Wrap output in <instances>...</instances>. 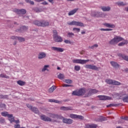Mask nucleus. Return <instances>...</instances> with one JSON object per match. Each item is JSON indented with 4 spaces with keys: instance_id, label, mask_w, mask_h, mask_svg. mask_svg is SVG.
<instances>
[{
    "instance_id": "f257e3e1",
    "label": "nucleus",
    "mask_w": 128,
    "mask_h": 128,
    "mask_svg": "<svg viewBox=\"0 0 128 128\" xmlns=\"http://www.w3.org/2000/svg\"><path fill=\"white\" fill-rule=\"evenodd\" d=\"M88 89L82 88L79 90L73 91L72 94V96H86V94H88Z\"/></svg>"
},
{
    "instance_id": "f03ea898",
    "label": "nucleus",
    "mask_w": 128,
    "mask_h": 128,
    "mask_svg": "<svg viewBox=\"0 0 128 128\" xmlns=\"http://www.w3.org/2000/svg\"><path fill=\"white\" fill-rule=\"evenodd\" d=\"M33 24H36V26H42L43 28L50 26V22L46 20H35L34 21Z\"/></svg>"
},
{
    "instance_id": "7ed1b4c3",
    "label": "nucleus",
    "mask_w": 128,
    "mask_h": 128,
    "mask_svg": "<svg viewBox=\"0 0 128 128\" xmlns=\"http://www.w3.org/2000/svg\"><path fill=\"white\" fill-rule=\"evenodd\" d=\"M53 38L56 42H62V38L58 35V31L53 30Z\"/></svg>"
},
{
    "instance_id": "20e7f679",
    "label": "nucleus",
    "mask_w": 128,
    "mask_h": 128,
    "mask_svg": "<svg viewBox=\"0 0 128 128\" xmlns=\"http://www.w3.org/2000/svg\"><path fill=\"white\" fill-rule=\"evenodd\" d=\"M122 40H124V38L120 36H116L109 42V44H116Z\"/></svg>"
},
{
    "instance_id": "39448f33",
    "label": "nucleus",
    "mask_w": 128,
    "mask_h": 128,
    "mask_svg": "<svg viewBox=\"0 0 128 128\" xmlns=\"http://www.w3.org/2000/svg\"><path fill=\"white\" fill-rule=\"evenodd\" d=\"M90 61V60H84L82 59H74L72 60L73 64H85Z\"/></svg>"
},
{
    "instance_id": "423d86ee",
    "label": "nucleus",
    "mask_w": 128,
    "mask_h": 128,
    "mask_svg": "<svg viewBox=\"0 0 128 128\" xmlns=\"http://www.w3.org/2000/svg\"><path fill=\"white\" fill-rule=\"evenodd\" d=\"M68 26H84V23L76 22V21H72V22H67Z\"/></svg>"
},
{
    "instance_id": "0eeeda50",
    "label": "nucleus",
    "mask_w": 128,
    "mask_h": 128,
    "mask_svg": "<svg viewBox=\"0 0 128 128\" xmlns=\"http://www.w3.org/2000/svg\"><path fill=\"white\" fill-rule=\"evenodd\" d=\"M84 68H89V70H98V68L96 67V66L92 64H86L84 66Z\"/></svg>"
},
{
    "instance_id": "6e6552de",
    "label": "nucleus",
    "mask_w": 128,
    "mask_h": 128,
    "mask_svg": "<svg viewBox=\"0 0 128 128\" xmlns=\"http://www.w3.org/2000/svg\"><path fill=\"white\" fill-rule=\"evenodd\" d=\"M70 118H78V120H84V116L80 115H76V114H70Z\"/></svg>"
},
{
    "instance_id": "1a4fd4ad",
    "label": "nucleus",
    "mask_w": 128,
    "mask_h": 128,
    "mask_svg": "<svg viewBox=\"0 0 128 128\" xmlns=\"http://www.w3.org/2000/svg\"><path fill=\"white\" fill-rule=\"evenodd\" d=\"M96 92H98V90L96 89H91L88 90V93L86 94V96H90L92 94H96Z\"/></svg>"
},
{
    "instance_id": "9d476101",
    "label": "nucleus",
    "mask_w": 128,
    "mask_h": 128,
    "mask_svg": "<svg viewBox=\"0 0 128 128\" xmlns=\"http://www.w3.org/2000/svg\"><path fill=\"white\" fill-rule=\"evenodd\" d=\"M46 58V54L44 52H40L38 54V60H42Z\"/></svg>"
},
{
    "instance_id": "9b49d317",
    "label": "nucleus",
    "mask_w": 128,
    "mask_h": 128,
    "mask_svg": "<svg viewBox=\"0 0 128 128\" xmlns=\"http://www.w3.org/2000/svg\"><path fill=\"white\" fill-rule=\"evenodd\" d=\"M62 122L64 124H72L74 122V120L70 118H63Z\"/></svg>"
},
{
    "instance_id": "f8f14e48",
    "label": "nucleus",
    "mask_w": 128,
    "mask_h": 128,
    "mask_svg": "<svg viewBox=\"0 0 128 128\" xmlns=\"http://www.w3.org/2000/svg\"><path fill=\"white\" fill-rule=\"evenodd\" d=\"M14 12L18 14H26V10L24 9H16L15 10Z\"/></svg>"
},
{
    "instance_id": "ddd939ff",
    "label": "nucleus",
    "mask_w": 128,
    "mask_h": 128,
    "mask_svg": "<svg viewBox=\"0 0 128 128\" xmlns=\"http://www.w3.org/2000/svg\"><path fill=\"white\" fill-rule=\"evenodd\" d=\"M51 50L54 52H62L64 50V48H62L54 46H52L51 48Z\"/></svg>"
},
{
    "instance_id": "4468645a",
    "label": "nucleus",
    "mask_w": 128,
    "mask_h": 128,
    "mask_svg": "<svg viewBox=\"0 0 128 128\" xmlns=\"http://www.w3.org/2000/svg\"><path fill=\"white\" fill-rule=\"evenodd\" d=\"M40 118L44 122H52V118L44 114L40 116Z\"/></svg>"
},
{
    "instance_id": "2eb2a0df",
    "label": "nucleus",
    "mask_w": 128,
    "mask_h": 128,
    "mask_svg": "<svg viewBox=\"0 0 128 128\" xmlns=\"http://www.w3.org/2000/svg\"><path fill=\"white\" fill-rule=\"evenodd\" d=\"M98 98L100 100H112V98L104 96H98Z\"/></svg>"
},
{
    "instance_id": "dca6fc26",
    "label": "nucleus",
    "mask_w": 128,
    "mask_h": 128,
    "mask_svg": "<svg viewBox=\"0 0 128 128\" xmlns=\"http://www.w3.org/2000/svg\"><path fill=\"white\" fill-rule=\"evenodd\" d=\"M61 110H72V108L70 106L66 107L64 106H62L60 108Z\"/></svg>"
},
{
    "instance_id": "f3484780",
    "label": "nucleus",
    "mask_w": 128,
    "mask_h": 128,
    "mask_svg": "<svg viewBox=\"0 0 128 128\" xmlns=\"http://www.w3.org/2000/svg\"><path fill=\"white\" fill-rule=\"evenodd\" d=\"M118 56H120V58H122L123 60H126V62H128V56L124 54H118Z\"/></svg>"
},
{
    "instance_id": "a211bd4d",
    "label": "nucleus",
    "mask_w": 128,
    "mask_h": 128,
    "mask_svg": "<svg viewBox=\"0 0 128 128\" xmlns=\"http://www.w3.org/2000/svg\"><path fill=\"white\" fill-rule=\"evenodd\" d=\"M1 114L2 116H8V118H12V114H8V112H2Z\"/></svg>"
},
{
    "instance_id": "6ab92c4d",
    "label": "nucleus",
    "mask_w": 128,
    "mask_h": 128,
    "mask_svg": "<svg viewBox=\"0 0 128 128\" xmlns=\"http://www.w3.org/2000/svg\"><path fill=\"white\" fill-rule=\"evenodd\" d=\"M110 64H111L112 66H113V68H120V64H117L116 62H111Z\"/></svg>"
},
{
    "instance_id": "aec40b11",
    "label": "nucleus",
    "mask_w": 128,
    "mask_h": 128,
    "mask_svg": "<svg viewBox=\"0 0 128 128\" xmlns=\"http://www.w3.org/2000/svg\"><path fill=\"white\" fill-rule=\"evenodd\" d=\"M104 26H106V28H116V26H114V24L108 23L104 24Z\"/></svg>"
},
{
    "instance_id": "412c9836",
    "label": "nucleus",
    "mask_w": 128,
    "mask_h": 128,
    "mask_svg": "<svg viewBox=\"0 0 128 128\" xmlns=\"http://www.w3.org/2000/svg\"><path fill=\"white\" fill-rule=\"evenodd\" d=\"M100 14H102V12H93L92 13V16H96V18L98 17Z\"/></svg>"
},
{
    "instance_id": "4be33fe9",
    "label": "nucleus",
    "mask_w": 128,
    "mask_h": 128,
    "mask_svg": "<svg viewBox=\"0 0 128 128\" xmlns=\"http://www.w3.org/2000/svg\"><path fill=\"white\" fill-rule=\"evenodd\" d=\"M48 102H55V104H62V102L54 99H49Z\"/></svg>"
},
{
    "instance_id": "5701e85b",
    "label": "nucleus",
    "mask_w": 128,
    "mask_h": 128,
    "mask_svg": "<svg viewBox=\"0 0 128 128\" xmlns=\"http://www.w3.org/2000/svg\"><path fill=\"white\" fill-rule=\"evenodd\" d=\"M78 8L74 9V10L70 11L68 14V16H72L73 14H76V12H78Z\"/></svg>"
},
{
    "instance_id": "b1692460",
    "label": "nucleus",
    "mask_w": 128,
    "mask_h": 128,
    "mask_svg": "<svg viewBox=\"0 0 128 128\" xmlns=\"http://www.w3.org/2000/svg\"><path fill=\"white\" fill-rule=\"evenodd\" d=\"M101 8L103 12H110V6H104Z\"/></svg>"
},
{
    "instance_id": "393cba45",
    "label": "nucleus",
    "mask_w": 128,
    "mask_h": 128,
    "mask_svg": "<svg viewBox=\"0 0 128 128\" xmlns=\"http://www.w3.org/2000/svg\"><path fill=\"white\" fill-rule=\"evenodd\" d=\"M56 86H52L51 88H50L48 90V92H53L55 90H56Z\"/></svg>"
},
{
    "instance_id": "a878e982",
    "label": "nucleus",
    "mask_w": 128,
    "mask_h": 128,
    "mask_svg": "<svg viewBox=\"0 0 128 128\" xmlns=\"http://www.w3.org/2000/svg\"><path fill=\"white\" fill-rule=\"evenodd\" d=\"M48 68H50V65H45L44 66V68L42 70V72H44L46 70H47V72H48Z\"/></svg>"
},
{
    "instance_id": "bb28decb",
    "label": "nucleus",
    "mask_w": 128,
    "mask_h": 128,
    "mask_svg": "<svg viewBox=\"0 0 128 128\" xmlns=\"http://www.w3.org/2000/svg\"><path fill=\"white\" fill-rule=\"evenodd\" d=\"M128 40H125L124 42H120L118 44V46H124V44H128Z\"/></svg>"
},
{
    "instance_id": "cd10ccee",
    "label": "nucleus",
    "mask_w": 128,
    "mask_h": 128,
    "mask_svg": "<svg viewBox=\"0 0 128 128\" xmlns=\"http://www.w3.org/2000/svg\"><path fill=\"white\" fill-rule=\"evenodd\" d=\"M18 84H19V86H24L26 84V82L22 81L21 80H19L17 81Z\"/></svg>"
},
{
    "instance_id": "c85d7f7f",
    "label": "nucleus",
    "mask_w": 128,
    "mask_h": 128,
    "mask_svg": "<svg viewBox=\"0 0 128 128\" xmlns=\"http://www.w3.org/2000/svg\"><path fill=\"white\" fill-rule=\"evenodd\" d=\"M28 26H22L21 28H20V32H24L26 30H28Z\"/></svg>"
},
{
    "instance_id": "c756f323",
    "label": "nucleus",
    "mask_w": 128,
    "mask_h": 128,
    "mask_svg": "<svg viewBox=\"0 0 128 128\" xmlns=\"http://www.w3.org/2000/svg\"><path fill=\"white\" fill-rule=\"evenodd\" d=\"M112 84H113L114 86H120V84H122V83L116 80H113Z\"/></svg>"
},
{
    "instance_id": "7c9ffc66",
    "label": "nucleus",
    "mask_w": 128,
    "mask_h": 128,
    "mask_svg": "<svg viewBox=\"0 0 128 128\" xmlns=\"http://www.w3.org/2000/svg\"><path fill=\"white\" fill-rule=\"evenodd\" d=\"M114 80L111 79H106V80L105 82L108 84H112Z\"/></svg>"
},
{
    "instance_id": "2f4dec72",
    "label": "nucleus",
    "mask_w": 128,
    "mask_h": 128,
    "mask_svg": "<svg viewBox=\"0 0 128 128\" xmlns=\"http://www.w3.org/2000/svg\"><path fill=\"white\" fill-rule=\"evenodd\" d=\"M0 98H4V99H6V100H8V95L0 94Z\"/></svg>"
},
{
    "instance_id": "473e14b6",
    "label": "nucleus",
    "mask_w": 128,
    "mask_h": 128,
    "mask_svg": "<svg viewBox=\"0 0 128 128\" xmlns=\"http://www.w3.org/2000/svg\"><path fill=\"white\" fill-rule=\"evenodd\" d=\"M118 6H126V4H124L123 2H118L116 3Z\"/></svg>"
},
{
    "instance_id": "72a5a7b5",
    "label": "nucleus",
    "mask_w": 128,
    "mask_h": 128,
    "mask_svg": "<svg viewBox=\"0 0 128 128\" xmlns=\"http://www.w3.org/2000/svg\"><path fill=\"white\" fill-rule=\"evenodd\" d=\"M0 78H10V76H6V74H0Z\"/></svg>"
},
{
    "instance_id": "f704fd0d",
    "label": "nucleus",
    "mask_w": 128,
    "mask_h": 128,
    "mask_svg": "<svg viewBox=\"0 0 128 128\" xmlns=\"http://www.w3.org/2000/svg\"><path fill=\"white\" fill-rule=\"evenodd\" d=\"M31 110L35 114H38V108H32H32Z\"/></svg>"
},
{
    "instance_id": "c9c22d12",
    "label": "nucleus",
    "mask_w": 128,
    "mask_h": 128,
    "mask_svg": "<svg viewBox=\"0 0 128 128\" xmlns=\"http://www.w3.org/2000/svg\"><path fill=\"white\" fill-rule=\"evenodd\" d=\"M58 78L60 80H64V75L62 74H60L58 75Z\"/></svg>"
},
{
    "instance_id": "e433bc0d",
    "label": "nucleus",
    "mask_w": 128,
    "mask_h": 128,
    "mask_svg": "<svg viewBox=\"0 0 128 128\" xmlns=\"http://www.w3.org/2000/svg\"><path fill=\"white\" fill-rule=\"evenodd\" d=\"M25 2H27V4H34V1H32V0H25Z\"/></svg>"
},
{
    "instance_id": "4c0bfd02",
    "label": "nucleus",
    "mask_w": 128,
    "mask_h": 128,
    "mask_svg": "<svg viewBox=\"0 0 128 128\" xmlns=\"http://www.w3.org/2000/svg\"><path fill=\"white\" fill-rule=\"evenodd\" d=\"M74 36V34L72 32H68L67 34L68 38H72Z\"/></svg>"
},
{
    "instance_id": "58836bf2",
    "label": "nucleus",
    "mask_w": 128,
    "mask_h": 128,
    "mask_svg": "<svg viewBox=\"0 0 128 128\" xmlns=\"http://www.w3.org/2000/svg\"><path fill=\"white\" fill-rule=\"evenodd\" d=\"M17 40H19V42H24L25 39L24 38H22V37H20V36H18L17 37Z\"/></svg>"
},
{
    "instance_id": "ea45409f",
    "label": "nucleus",
    "mask_w": 128,
    "mask_h": 128,
    "mask_svg": "<svg viewBox=\"0 0 128 128\" xmlns=\"http://www.w3.org/2000/svg\"><path fill=\"white\" fill-rule=\"evenodd\" d=\"M98 44H95L92 46H89V48H91L92 50H94V48H98Z\"/></svg>"
},
{
    "instance_id": "a19ab883",
    "label": "nucleus",
    "mask_w": 128,
    "mask_h": 128,
    "mask_svg": "<svg viewBox=\"0 0 128 128\" xmlns=\"http://www.w3.org/2000/svg\"><path fill=\"white\" fill-rule=\"evenodd\" d=\"M74 70H76V72H78V70H80V66H75Z\"/></svg>"
},
{
    "instance_id": "79ce46f5",
    "label": "nucleus",
    "mask_w": 128,
    "mask_h": 128,
    "mask_svg": "<svg viewBox=\"0 0 128 128\" xmlns=\"http://www.w3.org/2000/svg\"><path fill=\"white\" fill-rule=\"evenodd\" d=\"M118 104H110L107 106V108H110L112 106H118Z\"/></svg>"
},
{
    "instance_id": "37998d69",
    "label": "nucleus",
    "mask_w": 128,
    "mask_h": 128,
    "mask_svg": "<svg viewBox=\"0 0 128 128\" xmlns=\"http://www.w3.org/2000/svg\"><path fill=\"white\" fill-rule=\"evenodd\" d=\"M56 118H58L59 120H64V118L60 115H58V114H57V116H56Z\"/></svg>"
},
{
    "instance_id": "c03bdc74",
    "label": "nucleus",
    "mask_w": 128,
    "mask_h": 128,
    "mask_svg": "<svg viewBox=\"0 0 128 128\" xmlns=\"http://www.w3.org/2000/svg\"><path fill=\"white\" fill-rule=\"evenodd\" d=\"M64 82H66V84H72V81L70 79L65 80Z\"/></svg>"
},
{
    "instance_id": "a18cd8bd",
    "label": "nucleus",
    "mask_w": 128,
    "mask_h": 128,
    "mask_svg": "<svg viewBox=\"0 0 128 128\" xmlns=\"http://www.w3.org/2000/svg\"><path fill=\"white\" fill-rule=\"evenodd\" d=\"M8 120L10 122H14V117L12 116V117L8 118Z\"/></svg>"
},
{
    "instance_id": "49530a36",
    "label": "nucleus",
    "mask_w": 128,
    "mask_h": 128,
    "mask_svg": "<svg viewBox=\"0 0 128 128\" xmlns=\"http://www.w3.org/2000/svg\"><path fill=\"white\" fill-rule=\"evenodd\" d=\"M122 100L124 102H128V96L124 97L122 98Z\"/></svg>"
},
{
    "instance_id": "de8ad7c7",
    "label": "nucleus",
    "mask_w": 128,
    "mask_h": 128,
    "mask_svg": "<svg viewBox=\"0 0 128 128\" xmlns=\"http://www.w3.org/2000/svg\"><path fill=\"white\" fill-rule=\"evenodd\" d=\"M57 115L58 114H50V118H56Z\"/></svg>"
},
{
    "instance_id": "09e8293b",
    "label": "nucleus",
    "mask_w": 128,
    "mask_h": 128,
    "mask_svg": "<svg viewBox=\"0 0 128 128\" xmlns=\"http://www.w3.org/2000/svg\"><path fill=\"white\" fill-rule=\"evenodd\" d=\"M64 42H65V44H72V42H70V40H64Z\"/></svg>"
},
{
    "instance_id": "8fccbe9b",
    "label": "nucleus",
    "mask_w": 128,
    "mask_h": 128,
    "mask_svg": "<svg viewBox=\"0 0 128 128\" xmlns=\"http://www.w3.org/2000/svg\"><path fill=\"white\" fill-rule=\"evenodd\" d=\"M73 30H76L77 32H80V29L78 28H74Z\"/></svg>"
},
{
    "instance_id": "3c124183",
    "label": "nucleus",
    "mask_w": 128,
    "mask_h": 128,
    "mask_svg": "<svg viewBox=\"0 0 128 128\" xmlns=\"http://www.w3.org/2000/svg\"><path fill=\"white\" fill-rule=\"evenodd\" d=\"M0 124H4V118H0Z\"/></svg>"
},
{
    "instance_id": "603ef678",
    "label": "nucleus",
    "mask_w": 128,
    "mask_h": 128,
    "mask_svg": "<svg viewBox=\"0 0 128 128\" xmlns=\"http://www.w3.org/2000/svg\"><path fill=\"white\" fill-rule=\"evenodd\" d=\"M120 118L122 120H128V116H126V117L122 116Z\"/></svg>"
},
{
    "instance_id": "864d4df0",
    "label": "nucleus",
    "mask_w": 128,
    "mask_h": 128,
    "mask_svg": "<svg viewBox=\"0 0 128 128\" xmlns=\"http://www.w3.org/2000/svg\"><path fill=\"white\" fill-rule=\"evenodd\" d=\"M14 128H20V124H16L14 126Z\"/></svg>"
},
{
    "instance_id": "5fc2aeb1",
    "label": "nucleus",
    "mask_w": 128,
    "mask_h": 128,
    "mask_svg": "<svg viewBox=\"0 0 128 128\" xmlns=\"http://www.w3.org/2000/svg\"><path fill=\"white\" fill-rule=\"evenodd\" d=\"M115 96H118L119 98H122V95L118 93H116L115 94Z\"/></svg>"
},
{
    "instance_id": "6e6d98bb",
    "label": "nucleus",
    "mask_w": 128,
    "mask_h": 128,
    "mask_svg": "<svg viewBox=\"0 0 128 128\" xmlns=\"http://www.w3.org/2000/svg\"><path fill=\"white\" fill-rule=\"evenodd\" d=\"M11 38H12V40H14V39L18 40V36H11Z\"/></svg>"
},
{
    "instance_id": "4d7b16f0",
    "label": "nucleus",
    "mask_w": 128,
    "mask_h": 128,
    "mask_svg": "<svg viewBox=\"0 0 128 128\" xmlns=\"http://www.w3.org/2000/svg\"><path fill=\"white\" fill-rule=\"evenodd\" d=\"M26 106L28 108H30L31 110L32 108V106L30 105V104H26Z\"/></svg>"
},
{
    "instance_id": "13d9d810",
    "label": "nucleus",
    "mask_w": 128,
    "mask_h": 128,
    "mask_svg": "<svg viewBox=\"0 0 128 128\" xmlns=\"http://www.w3.org/2000/svg\"><path fill=\"white\" fill-rule=\"evenodd\" d=\"M14 122H15V124H20V120H14Z\"/></svg>"
},
{
    "instance_id": "bf43d9fd",
    "label": "nucleus",
    "mask_w": 128,
    "mask_h": 128,
    "mask_svg": "<svg viewBox=\"0 0 128 128\" xmlns=\"http://www.w3.org/2000/svg\"><path fill=\"white\" fill-rule=\"evenodd\" d=\"M62 86L64 88H68V84H63Z\"/></svg>"
},
{
    "instance_id": "052dcab7",
    "label": "nucleus",
    "mask_w": 128,
    "mask_h": 128,
    "mask_svg": "<svg viewBox=\"0 0 128 128\" xmlns=\"http://www.w3.org/2000/svg\"><path fill=\"white\" fill-rule=\"evenodd\" d=\"M126 12H128V7H126L124 9Z\"/></svg>"
},
{
    "instance_id": "680f3d73",
    "label": "nucleus",
    "mask_w": 128,
    "mask_h": 128,
    "mask_svg": "<svg viewBox=\"0 0 128 128\" xmlns=\"http://www.w3.org/2000/svg\"><path fill=\"white\" fill-rule=\"evenodd\" d=\"M42 4H48V2H44L42 3Z\"/></svg>"
},
{
    "instance_id": "e2e57ef3",
    "label": "nucleus",
    "mask_w": 128,
    "mask_h": 128,
    "mask_svg": "<svg viewBox=\"0 0 128 128\" xmlns=\"http://www.w3.org/2000/svg\"><path fill=\"white\" fill-rule=\"evenodd\" d=\"M110 30H112V29L106 28V32H108Z\"/></svg>"
},
{
    "instance_id": "0e129e2a",
    "label": "nucleus",
    "mask_w": 128,
    "mask_h": 128,
    "mask_svg": "<svg viewBox=\"0 0 128 128\" xmlns=\"http://www.w3.org/2000/svg\"><path fill=\"white\" fill-rule=\"evenodd\" d=\"M81 34H86V32H84V31H82V32H81Z\"/></svg>"
},
{
    "instance_id": "69168bd1",
    "label": "nucleus",
    "mask_w": 128,
    "mask_h": 128,
    "mask_svg": "<svg viewBox=\"0 0 128 128\" xmlns=\"http://www.w3.org/2000/svg\"><path fill=\"white\" fill-rule=\"evenodd\" d=\"M36 2H43V0H35Z\"/></svg>"
},
{
    "instance_id": "338daca9",
    "label": "nucleus",
    "mask_w": 128,
    "mask_h": 128,
    "mask_svg": "<svg viewBox=\"0 0 128 128\" xmlns=\"http://www.w3.org/2000/svg\"><path fill=\"white\" fill-rule=\"evenodd\" d=\"M100 30H104V31H106V29L104 28H101Z\"/></svg>"
},
{
    "instance_id": "774afa93",
    "label": "nucleus",
    "mask_w": 128,
    "mask_h": 128,
    "mask_svg": "<svg viewBox=\"0 0 128 128\" xmlns=\"http://www.w3.org/2000/svg\"><path fill=\"white\" fill-rule=\"evenodd\" d=\"M80 54H84V51L80 52Z\"/></svg>"
}]
</instances>
